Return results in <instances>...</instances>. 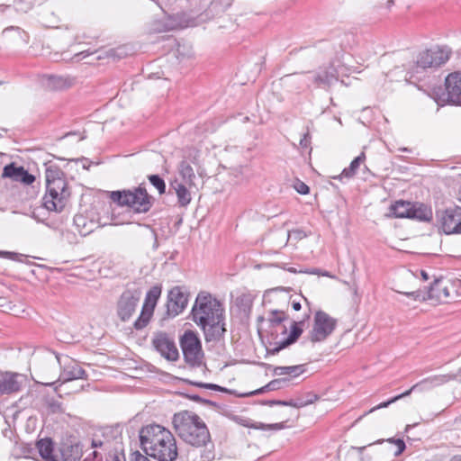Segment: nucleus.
<instances>
[{
    "label": "nucleus",
    "mask_w": 461,
    "mask_h": 461,
    "mask_svg": "<svg viewBox=\"0 0 461 461\" xmlns=\"http://www.w3.org/2000/svg\"><path fill=\"white\" fill-rule=\"evenodd\" d=\"M172 423L178 437L193 447L188 451L186 461H211L214 458L209 430L196 413L190 411L176 412Z\"/></svg>",
    "instance_id": "nucleus-1"
},
{
    "label": "nucleus",
    "mask_w": 461,
    "mask_h": 461,
    "mask_svg": "<svg viewBox=\"0 0 461 461\" xmlns=\"http://www.w3.org/2000/svg\"><path fill=\"white\" fill-rule=\"evenodd\" d=\"M140 441L147 456L158 461H185L179 456L176 441L173 434L166 428L150 424L140 431Z\"/></svg>",
    "instance_id": "nucleus-2"
},
{
    "label": "nucleus",
    "mask_w": 461,
    "mask_h": 461,
    "mask_svg": "<svg viewBox=\"0 0 461 461\" xmlns=\"http://www.w3.org/2000/svg\"><path fill=\"white\" fill-rule=\"evenodd\" d=\"M193 321L202 328L206 340L218 339L225 332L223 308L210 294L200 293L192 308Z\"/></svg>",
    "instance_id": "nucleus-3"
},
{
    "label": "nucleus",
    "mask_w": 461,
    "mask_h": 461,
    "mask_svg": "<svg viewBox=\"0 0 461 461\" xmlns=\"http://www.w3.org/2000/svg\"><path fill=\"white\" fill-rule=\"evenodd\" d=\"M45 166L46 194L42 198L43 207L49 212H60L65 208L70 190L64 172L55 164L47 162Z\"/></svg>",
    "instance_id": "nucleus-4"
},
{
    "label": "nucleus",
    "mask_w": 461,
    "mask_h": 461,
    "mask_svg": "<svg viewBox=\"0 0 461 461\" xmlns=\"http://www.w3.org/2000/svg\"><path fill=\"white\" fill-rule=\"evenodd\" d=\"M110 199L120 206H128L135 212L144 213L150 210L153 198L142 186L110 192Z\"/></svg>",
    "instance_id": "nucleus-5"
},
{
    "label": "nucleus",
    "mask_w": 461,
    "mask_h": 461,
    "mask_svg": "<svg viewBox=\"0 0 461 461\" xmlns=\"http://www.w3.org/2000/svg\"><path fill=\"white\" fill-rule=\"evenodd\" d=\"M455 285L447 280L435 279L426 293L420 290L402 293L415 301L434 300L438 303H447L455 299Z\"/></svg>",
    "instance_id": "nucleus-6"
},
{
    "label": "nucleus",
    "mask_w": 461,
    "mask_h": 461,
    "mask_svg": "<svg viewBox=\"0 0 461 461\" xmlns=\"http://www.w3.org/2000/svg\"><path fill=\"white\" fill-rule=\"evenodd\" d=\"M390 215L395 218H410L420 221H429L432 212L422 203L414 204L402 200L396 201L390 206Z\"/></svg>",
    "instance_id": "nucleus-7"
},
{
    "label": "nucleus",
    "mask_w": 461,
    "mask_h": 461,
    "mask_svg": "<svg viewBox=\"0 0 461 461\" xmlns=\"http://www.w3.org/2000/svg\"><path fill=\"white\" fill-rule=\"evenodd\" d=\"M436 221L439 232L461 234V207L456 205L437 211Z\"/></svg>",
    "instance_id": "nucleus-8"
},
{
    "label": "nucleus",
    "mask_w": 461,
    "mask_h": 461,
    "mask_svg": "<svg viewBox=\"0 0 461 461\" xmlns=\"http://www.w3.org/2000/svg\"><path fill=\"white\" fill-rule=\"evenodd\" d=\"M336 326L337 320L335 318L321 310L317 311L313 317L312 329L309 333L310 340L312 343L326 340L333 333Z\"/></svg>",
    "instance_id": "nucleus-9"
},
{
    "label": "nucleus",
    "mask_w": 461,
    "mask_h": 461,
    "mask_svg": "<svg viewBox=\"0 0 461 461\" xmlns=\"http://www.w3.org/2000/svg\"><path fill=\"white\" fill-rule=\"evenodd\" d=\"M451 50L447 47L436 46L419 54L417 67L421 68H438L450 58Z\"/></svg>",
    "instance_id": "nucleus-10"
},
{
    "label": "nucleus",
    "mask_w": 461,
    "mask_h": 461,
    "mask_svg": "<svg viewBox=\"0 0 461 461\" xmlns=\"http://www.w3.org/2000/svg\"><path fill=\"white\" fill-rule=\"evenodd\" d=\"M303 323V321H293L290 334L288 336L285 335L282 339H278V330H272L270 332L271 341L269 342V346L267 347V354L276 355L282 349L294 343L303 333V328L301 327Z\"/></svg>",
    "instance_id": "nucleus-11"
},
{
    "label": "nucleus",
    "mask_w": 461,
    "mask_h": 461,
    "mask_svg": "<svg viewBox=\"0 0 461 461\" xmlns=\"http://www.w3.org/2000/svg\"><path fill=\"white\" fill-rule=\"evenodd\" d=\"M180 344L184 357L188 364L194 366L201 362L203 357L201 342L193 331H185Z\"/></svg>",
    "instance_id": "nucleus-12"
},
{
    "label": "nucleus",
    "mask_w": 461,
    "mask_h": 461,
    "mask_svg": "<svg viewBox=\"0 0 461 461\" xmlns=\"http://www.w3.org/2000/svg\"><path fill=\"white\" fill-rule=\"evenodd\" d=\"M140 293L137 290H126L117 302V314L122 321H127L135 312Z\"/></svg>",
    "instance_id": "nucleus-13"
},
{
    "label": "nucleus",
    "mask_w": 461,
    "mask_h": 461,
    "mask_svg": "<svg viewBox=\"0 0 461 461\" xmlns=\"http://www.w3.org/2000/svg\"><path fill=\"white\" fill-rule=\"evenodd\" d=\"M160 294L161 288L158 286H153L149 290L140 315L134 322V328L136 330H141L147 326Z\"/></svg>",
    "instance_id": "nucleus-14"
},
{
    "label": "nucleus",
    "mask_w": 461,
    "mask_h": 461,
    "mask_svg": "<svg viewBox=\"0 0 461 461\" xmlns=\"http://www.w3.org/2000/svg\"><path fill=\"white\" fill-rule=\"evenodd\" d=\"M188 303V293L181 286L173 287L167 294V313L175 317L180 314L186 307Z\"/></svg>",
    "instance_id": "nucleus-15"
},
{
    "label": "nucleus",
    "mask_w": 461,
    "mask_h": 461,
    "mask_svg": "<svg viewBox=\"0 0 461 461\" xmlns=\"http://www.w3.org/2000/svg\"><path fill=\"white\" fill-rule=\"evenodd\" d=\"M447 93L439 100L452 104H461V71H455L447 75L445 79Z\"/></svg>",
    "instance_id": "nucleus-16"
},
{
    "label": "nucleus",
    "mask_w": 461,
    "mask_h": 461,
    "mask_svg": "<svg viewBox=\"0 0 461 461\" xmlns=\"http://www.w3.org/2000/svg\"><path fill=\"white\" fill-rule=\"evenodd\" d=\"M152 344L156 350L166 359L175 361L178 358L179 353L175 341L164 332L158 333Z\"/></svg>",
    "instance_id": "nucleus-17"
},
{
    "label": "nucleus",
    "mask_w": 461,
    "mask_h": 461,
    "mask_svg": "<svg viewBox=\"0 0 461 461\" xmlns=\"http://www.w3.org/2000/svg\"><path fill=\"white\" fill-rule=\"evenodd\" d=\"M103 437L104 440L94 439V447H104L105 450H111L122 447V430L119 426L105 427L103 429Z\"/></svg>",
    "instance_id": "nucleus-18"
},
{
    "label": "nucleus",
    "mask_w": 461,
    "mask_h": 461,
    "mask_svg": "<svg viewBox=\"0 0 461 461\" xmlns=\"http://www.w3.org/2000/svg\"><path fill=\"white\" fill-rule=\"evenodd\" d=\"M339 79V74L333 64L321 67L315 71V86L328 88Z\"/></svg>",
    "instance_id": "nucleus-19"
},
{
    "label": "nucleus",
    "mask_w": 461,
    "mask_h": 461,
    "mask_svg": "<svg viewBox=\"0 0 461 461\" xmlns=\"http://www.w3.org/2000/svg\"><path fill=\"white\" fill-rule=\"evenodd\" d=\"M288 319L287 314L284 311L272 310L267 316V322L269 330L267 331L268 343L271 341L270 332L272 330H278V335L285 336L287 334V328L283 322Z\"/></svg>",
    "instance_id": "nucleus-20"
},
{
    "label": "nucleus",
    "mask_w": 461,
    "mask_h": 461,
    "mask_svg": "<svg viewBox=\"0 0 461 461\" xmlns=\"http://www.w3.org/2000/svg\"><path fill=\"white\" fill-rule=\"evenodd\" d=\"M2 176L25 185H31L35 180V176L25 170L23 167H16L14 163L4 167Z\"/></svg>",
    "instance_id": "nucleus-21"
},
{
    "label": "nucleus",
    "mask_w": 461,
    "mask_h": 461,
    "mask_svg": "<svg viewBox=\"0 0 461 461\" xmlns=\"http://www.w3.org/2000/svg\"><path fill=\"white\" fill-rule=\"evenodd\" d=\"M75 79L68 76L48 75L42 79V85L46 89L58 91L71 87Z\"/></svg>",
    "instance_id": "nucleus-22"
},
{
    "label": "nucleus",
    "mask_w": 461,
    "mask_h": 461,
    "mask_svg": "<svg viewBox=\"0 0 461 461\" xmlns=\"http://www.w3.org/2000/svg\"><path fill=\"white\" fill-rule=\"evenodd\" d=\"M22 376L18 374L0 373V395L10 394L20 391Z\"/></svg>",
    "instance_id": "nucleus-23"
},
{
    "label": "nucleus",
    "mask_w": 461,
    "mask_h": 461,
    "mask_svg": "<svg viewBox=\"0 0 461 461\" xmlns=\"http://www.w3.org/2000/svg\"><path fill=\"white\" fill-rule=\"evenodd\" d=\"M455 375H434L428 378H425L421 380L420 382L415 384L412 385L409 390L411 392L417 391V390H428L431 389L434 386H438L440 384H443L447 382H448L451 379H454Z\"/></svg>",
    "instance_id": "nucleus-24"
},
{
    "label": "nucleus",
    "mask_w": 461,
    "mask_h": 461,
    "mask_svg": "<svg viewBox=\"0 0 461 461\" xmlns=\"http://www.w3.org/2000/svg\"><path fill=\"white\" fill-rule=\"evenodd\" d=\"M86 371L77 363L67 366L59 375L58 381L62 383L70 382L76 379H86Z\"/></svg>",
    "instance_id": "nucleus-25"
},
{
    "label": "nucleus",
    "mask_w": 461,
    "mask_h": 461,
    "mask_svg": "<svg viewBox=\"0 0 461 461\" xmlns=\"http://www.w3.org/2000/svg\"><path fill=\"white\" fill-rule=\"evenodd\" d=\"M170 187L175 190L177 197V203L180 206L185 207L190 203L192 200L191 193L184 184L175 180L171 183Z\"/></svg>",
    "instance_id": "nucleus-26"
},
{
    "label": "nucleus",
    "mask_w": 461,
    "mask_h": 461,
    "mask_svg": "<svg viewBox=\"0 0 461 461\" xmlns=\"http://www.w3.org/2000/svg\"><path fill=\"white\" fill-rule=\"evenodd\" d=\"M37 448L44 461H59L58 456L53 454V443L50 438H42L37 442Z\"/></svg>",
    "instance_id": "nucleus-27"
},
{
    "label": "nucleus",
    "mask_w": 461,
    "mask_h": 461,
    "mask_svg": "<svg viewBox=\"0 0 461 461\" xmlns=\"http://www.w3.org/2000/svg\"><path fill=\"white\" fill-rule=\"evenodd\" d=\"M178 173L186 185L189 186L194 185L195 175L189 162L182 160L178 165Z\"/></svg>",
    "instance_id": "nucleus-28"
},
{
    "label": "nucleus",
    "mask_w": 461,
    "mask_h": 461,
    "mask_svg": "<svg viewBox=\"0 0 461 461\" xmlns=\"http://www.w3.org/2000/svg\"><path fill=\"white\" fill-rule=\"evenodd\" d=\"M304 365H296L291 366H276L274 368L275 375H291L296 377L305 372Z\"/></svg>",
    "instance_id": "nucleus-29"
},
{
    "label": "nucleus",
    "mask_w": 461,
    "mask_h": 461,
    "mask_svg": "<svg viewBox=\"0 0 461 461\" xmlns=\"http://www.w3.org/2000/svg\"><path fill=\"white\" fill-rule=\"evenodd\" d=\"M240 424L244 427L253 428L256 429L261 430H279L285 428L284 422L273 423V424H265L262 422H255L252 423L249 420H241Z\"/></svg>",
    "instance_id": "nucleus-30"
},
{
    "label": "nucleus",
    "mask_w": 461,
    "mask_h": 461,
    "mask_svg": "<svg viewBox=\"0 0 461 461\" xmlns=\"http://www.w3.org/2000/svg\"><path fill=\"white\" fill-rule=\"evenodd\" d=\"M74 224L77 231L83 236H86L94 230V223L87 222L86 218L81 214H77L74 217Z\"/></svg>",
    "instance_id": "nucleus-31"
},
{
    "label": "nucleus",
    "mask_w": 461,
    "mask_h": 461,
    "mask_svg": "<svg viewBox=\"0 0 461 461\" xmlns=\"http://www.w3.org/2000/svg\"><path fill=\"white\" fill-rule=\"evenodd\" d=\"M366 159V155H365V152H361L356 158H354L349 167L345 168L341 175L339 176V177H348V178H350L352 177L353 176L356 175L359 166L361 163H363Z\"/></svg>",
    "instance_id": "nucleus-32"
},
{
    "label": "nucleus",
    "mask_w": 461,
    "mask_h": 461,
    "mask_svg": "<svg viewBox=\"0 0 461 461\" xmlns=\"http://www.w3.org/2000/svg\"><path fill=\"white\" fill-rule=\"evenodd\" d=\"M386 442L389 444L388 450L393 451L395 456L401 455L406 447L402 438H388Z\"/></svg>",
    "instance_id": "nucleus-33"
},
{
    "label": "nucleus",
    "mask_w": 461,
    "mask_h": 461,
    "mask_svg": "<svg viewBox=\"0 0 461 461\" xmlns=\"http://www.w3.org/2000/svg\"><path fill=\"white\" fill-rule=\"evenodd\" d=\"M286 379H275L269 382L267 385L263 386L260 389H258L249 394H259L267 391H274L281 388L283 383H285Z\"/></svg>",
    "instance_id": "nucleus-34"
},
{
    "label": "nucleus",
    "mask_w": 461,
    "mask_h": 461,
    "mask_svg": "<svg viewBox=\"0 0 461 461\" xmlns=\"http://www.w3.org/2000/svg\"><path fill=\"white\" fill-rule=\"evenodd\" d=\"M149 180L150 184L157 188L160 194L166 192V184L163 178H161L158 175H150L149 176Z\"/></svg>",
    "instance_id": "nucleus-35"
},
{
    "label": "nucleus",
    "mask_w": 461,
    "mask_h": 461,
    "mask_svg": "<svg viewBox=\"0 0 461 461\" xmlns=\"http://www.w3.org/2000/svg\"><path fill=\"white\" fill-rule=\"evenodd\" d=\"M106 461H126L122 446L111 449L106 457Z\"/></svg>",
    "instance_id": "nucleus-36"
},
{
    "label": "nucleus",
    "mask_w": 461,
    "mask_h": 461,
    "mask_svg": "<svg viewBox=\"0 0 461 461\" xmlns=\"http://www.w3.org/2000/svg\"><path fill=\"white\" fill-rule=\"evenodd\" d=\"M315 72L307 71L298 73L296 79H302L303 81V86L310 87L312 85L315 86Z\"/></svg>",
    "instance_id": "nucleus-37"
},
{
    "label": "nucleus",
    "mask_w": 461,
    "mask_h": 461,
    "mask_svg": "<svg viewBox=\"0 0 461 461\" xmlns=\"http://www.w3.org/2000/svg\"><path fill=\"white\" fill-rule=\"evenodd\" d=\"M410 394H411V391L407 390L406 392H404V393H401L399 395H396V396L393 397L392 399H390V400H388L386 402H381L380 404L375 406L374 408H372L370 410L369 412H373V411H375V410H378V409L386 408L390 404H392V403L397 402L398 400H400V399H402L403 397H406V396H408Z\"/></svg>",
    "instance_id": "nucleus-38"
},
{
    "label": "nucleus",
    "mask_w": 461,
    "mask_h": 461,
    "mask_svg": "<svg viewBox=\"0 0 461 461\" xmlns=\"http://www.w3.org/2000/svg\"><path fill=\"white\" fill-rule=\"evenodd\" d=\"M319 399L318 395L312 393H309V400H303V398H298L295 400V403H297V408H302L306 405L312 404Z\"/></svg>",
    "instance_id": "nucleus-39"
},
{
    "label": "nucleus",
    "mask_w": 461,
    "mask_h": 461,
    "mask_svg": "<svg viewBox=\"0 0 461 461\" xmlns=\"http://www.w3.org/2000/svg\"><path fill=\"white\" fill-rule=\"evenodd\" d=\"M305 237H306V234H305V232L303 230H293L287 232L286 242H288L289 240L298 241V240H303Z\"/></svg>",
    "instance_id": "nucleus-40"
},
{
    "label": "nucleus",
    "mask_w": 461,
    "mask_h": 461,
    "mask_svg": "<svg viewBox=\"0 0 461 461\" xmlns=\"http://www.w3.org/2000/svg\"><path fill=\"white\" fill-rule=\"evenodd\" d=\"M194 384H195L196 386L202 387V388L211 389L213 391L229 392L228 389L221 387L215 384L194 383Z\"/></svg>",
    "instance_id": "nucleus-41"
},
{
    "label": "nucleus",
    "mask_w": 461,
    "mask_h": 461,
    "mask_svg": "<svg viewBox=\"0 0 461 461\" xmlns=\"http://www.w3.org/2000/svg\"><path fill=\"white\" fill-rule=\"evenodd\" d=\"M294 188L301 194H307L310 192L309 186L305 183L299 180L294 184Z\"/></svg>",
    "instance_id": "nucleus-42"
},
{
    "label": "nucleus",
    "mask_w": 461,
    "mask_h": 461,
    "mask_svg": "<svg viewBox=\"0 0 461 461\" xmlns=\"http://www.w3.org/2000/svg\"><path fill=\"white\" fill-rule=\"evenodd\" d=\"M310 142H311V135L309 133V131L305 132L303 136V138L300 140V145L302 146V148H308L310 146Z\"/></svg>",
    "instance_id": "nucleus-43"
},
{
    "label": "nucleus",
    "mask_w": 461,
    "mask_h": 461,
    "mask_svg": "<svg viewBox=\"0 0 461 461\" xmlns=\"http://www.w3.org/2000/svg\"><path fill=\"white\" fill-rule=\"evenodd\" d=\"M50 408L53 412H59L62 411L61 403L56 401H52L49 404Z\"/></svg>",
    "instance_id": "nucleus-44"
},
{
    "label": "nucleus",
    "mask_w": 461,
    "mask_h": 461,
    "mask_svg": "<svg viewBox=\"0 0 461 461\" xmlns=\"http://www.w3.org/2000/svg\"><path fill=\"white\" fill-rule=\"evenodd\" d=\"M298 73L288 76L291 78L292 83L299 85V88H303V81L302 79H296Z\"/></svg>",
    "instance_id": "nucleus-45"
},
{
    "label": "nucleus",
    "mask_w": 461,
    "mask_h": 461,
    "mask_svg": "<svg viewBox=\"0 0 461 461\" xmlns=\"http://www.w3.org/2000/svg\"><path fill=\"white\" fill-rule=\"evenodd\" d=\"M450 283L455 285L456 293L454 294V296L456 298V296H458L461 294V281L456 280V281L450 282Z\"/></svg>",
    "instance_id": "nucleus-46"
},
{
    "label": "nucleus",
    "mask_w": 461,
    "mask_h": 461,
    "mask_svg": "<svg viewBox=\"0 0 461 461\" xmlns=\"http://www.w3.org/2000/svg\"><path fill=\"white\" fill-rule=\"evenodd\" d=\"M17 254L9 251H0V257L7 258L10 259H15Z\"/></svg>",
    "instance_id": "nucleus-47"
},
{
    "label": "nucleus",
    "mask_w": 461,
    "mask_h": 461,
    "mask_svg": "<svg viewBox=\"0 0 461 461\" xmlns=\"http://www.w3.org/2000/svg\"><path fill=\"white\" fill-rule=\"evenodd\" d=\"M134 456V460L135 461H149L147 456L141 455L140 452H135L133 454Z\"/></svg>",
    "instance_id": "nucleus-48"
},
{
    "label": "nucleus",
    "mask_w": 461,
    "mask_h": 461,
    "mask_svg": "<svg viewBox=\"0 0 461 461\" xmlns=\"http://www.w3.org/2000/svg\"><path fill=\"white\" fill-rule=\"evenodd\" d=\"M92 455L94 456L93 458L90 456H87L84 459V461H101V458H98L96 451H93Z\"/></svg>",
    "instance_id": "nucleus-49"
},
{
    "label": "nucleus",
    "mask_w": 461,
    "mask_h": 461,
    "mask_svg": "<svg viewBox=\"0 0 461 461\" xmlns=\"http://www.w3.org/2000/svg\"><path fill=\"white\" fill-rule=\"evenodd\" d=\"M284 406H291V407L297 408V403H295V400H290V401H285V403H284Z\"/></svg>",
    "instance_id": "nucleus-50"
},
{
    "label": "nucleus",
    "mask_w": 461,
    "mask_h": 461,
    "mask_svg": "<svg viewBox=\"0 0 461 461\" xmlns=\"http://www.w3.org/2000/svg\"><path fill=\"white\" fill-rule=\"evenodd\" d=\"M292 307L294 311H299L301 310V303L299 302H293L292 303Z\"/></svg>",
    "instance_id": "nucleus-51"
},
{
    "label": "nucleus",
    "mask_w": 461,
    "mask_h": 461,
    "mask_svg": "<svg viewBox=\"0 0 461 461\" xmlns=\"http://www.w3.org/2000/svg\"><path fill=\"white\" fill-rule=\"evenodd\" d=\"M284 403H285V401H270L268 402V404L269 405H274V404H276V405H283L284 406Z\"/></svg>",
    "instance_id": "nucleus-52"
},
{
    "label": "nucleus",
    "mask_w": 461,
    "mask_h": 461,
    "mask_svg": "<svg viewBox=\"0 0 461 461\" xmlns=\"http://www.w3.org/2000/svg\"><path fill=\"white\" fill-rule=\"evenodd\" d=\"M421 276H422V279L425 281L429 280V278L428 273L424 270L421 271Z\"/></svg>",
    "instance_id": "nucleus-53"
},
{
    "label": "nucleus",
    "mask_w": 461,
    "mask_h": 461,
    "mask_svg": "<svg viewBox=\"0 0 461 461\" xmlns=\"http://www.w3.org/2000/svg\"><path fill=\"white\" fill-rule=\"evenodd\" d=\"M190 398H191L192 400L195 401V402H202V401H203V400L201 399V397H200V396H198V395H192V396H190Z\"/></svg>",
    "instance_id": "nucleus-54"
},
{
    "label": "nucleus",
    "mask_w": 461,
    "mask_h": 461,
    "mask_svg": "<svg viewBox=\"0 0 461 461\" xmlns=\"http://www.w3.org/2000/svg\"><path fill=\"white\" fill-rule=\"evenodd\" d=\"M394 5V0H388L386 2V8L390 9Z\"/></svg>",
    "instance_id": "nucleus-55"
},
{
    "label": "nucleus",
    "mask_w": 461,
    "mask_h": 461,
    "mask_svg": "<svg viewBox=\"0 0 461 461\" xmlns=\"http://www.w3.org/2000/svg\"><path fill=\"white\" fill-rule=\"evenodd\" d=\"M449 461H461V456H454Z\"/></svg>",
    "instance_id": "nucleus-56"
},
{
    "label": "nucleus",
    "mask_w": 461,
    "mask_h": 461,
    "mask_svg": "<svg viewBox=\"0 0 461 461\" xmlns=\"http://www.w3.org/2000/svg\"><path fill=\"white\" fill-rule=\"evenodd\" d=\"M41 383L42 384L51 386V385L55 384V383H56V382H50V383H49V382H41Z\"/></svg>",
    "instance_id": "nucleus-57"
},
{
    "label": "nucleus",
    "mask_w": 461,
    "mask_h": 461,
    "mask_svg": "<svg viewBox=\"0 0 461 461\" xmlns=\"http://www.w3.org/2000/svg\"><path fill=\"white\" fill-rule=\"evenodd\" d=\"M265 321V318L263 316H258V322L260 323V322H263Z\"/></svg>",
    "instance_id": "nucleus-58"
},
{
    "label": "nucleus",
    "mask_w": 461,
    "mask_h": 461,
    "mask_svg": "<svg viewBox=\"0 0 461 461\" xmlns=\"http://www.w3.org/2000/svg\"><path fill=\"white\" fill-rule=\"evenodd\" d=\"M365 448H366V447H357V450H358L359 452H362V451H363V449H365Z\"/></svg>",
    "instance_id": "nucleus-59"
},
{
    "label": "nucleus",
    "mask_w": 461,
    "mask_h": 461,
    "mask_svg": "<svg viewBox=\"0 0 461 461\" xmlns=\"http://www.w3.org/2000/svg\"><path fill=\"white\" fill-rule=\"evenodd\" d=\"M323 276H329V277H332V276H330L328 272H325V273L323 274Z\"/></svg>",
    "instance_id": "nucleus-60"
},
{
    "label": "nucleus",
    "mask_w": 461,
    "mask_h": 461,
    "mask_svg": "<svg viewBox=\"0 0 461 461\" xmlns=\"http://www.w3.org/2000/svg\"><path fill=\"white\" fill-rule=\"evenodd\" d=\"M288 270H289L290 272H293V273H295V272H296V270H295L294 268H289Z\"/></svg>",
    "instance_id": "nucleus-61"
},
{
    "label": "nucleus",
    "mask_w": 461,
    "mask_h": 461,
    "mask_svg": "<svg viewBox=\"0 0 461 461\" xmlns=\"http://www.w3.org/2000/svg\"><path fill=\"white\" fill-rule=\"evenodd\" d=\"M303 400H309V393L305 395L304 398H303Z\"/></svg>",
    "instance_id": "nucleus-62"
},
{
    "label": "nucleus",
    "mask_w": 461,
    "mask_h": 461,
    "mask_svg": "<svg viewBox=\"0 0 461 461\" xmlns=\"http://www.w3.org/2000/svg\"><path fill=\"white\" fill-rule=\"evenodd\" d=\"M459 375H461V368L459 369Z\"/></svg>",
    "instance_id": "nucleus-63"
}]
</instances>
